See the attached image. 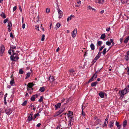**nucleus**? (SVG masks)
Segmentation results:
<instances>
[{"label": "nucleus", "instance_id": "63", "mask_svg": "<svg viewBox=\"0 0 129 129\" xmlns=\"http://www.w3.org/2000/svg\"><path fill=\"white\" fill-rule=\"evenodd\" d=\"M27 90L28 91H29H29L30 90H31V88H29V87H27Z\"/></svg>", "mask_w": 129, "mask_h": 129}, {"label": "nucleus", "instance_id": "61", "mask_svg": "<svg viewBox=\"0 0 129 129\" xmlns=\"http://www.w3.org/2000/svg\"><path fill=\"white\" fill-rule=\"evenodd\" d=\"M41 125V124L40 123H39L37 125V126L38 127H39Z\"/></svg>", "mask_w": 129, "mask_h": 129}, {"label": "nucleus", "instance_id": "16", "mask_svg": "<svg viewBox=\"0 0 129 129\" xmlns=\"http://www.w3.org/2000/svg\"><path fill=\"white\" fill-rule=\"evenodd\" d=\"M50 82H53L54 80V78L53 76H51L49 78Z\"/></svg>", "mask_w": 129, "mask_h": 129}, {"label": "nucleus", "instance_id": "15", "mask_svg": "<svg viewBox=\"0 0 129 129\" xmlns=\"http://www.w3.org/2000/svg\"><path fill=\"white\" fill-rule=\"evenodd\" d=\"M33 119V118L32 117V116H31L29 115L28 116V118L27 120L26 121H28V122L31 121Z\"/></svg>", "mask_w": 129, "mask_h": 129}, {"label": "nucleus", "instance_id": "3", "mask_svg": "<svg viewBox=\"0 0 129 129\" xmlns=\"http://www.w3.org/2000/svg\"><path fill=\"white\" fill-rule=\"evenodd\" d=\"M97 71L95 72V73L93 75L91 78L90 79L89 81L88 82V83H89L93 81L97 78V75L96 74Z\"/></svg>", "mask_w": 129, "mask_h": 129}, {"label": "nucleus", "instance_id": "25", "mask_svg": "<svg viewBox=\"0 0 129 129\" xmlns=\"http://www.w3.org/2000/svg\"><path fill=\"white\" fill-rule=\"evenodd\" d=\"M30 73L29 72L27 73L26 74V76L25 78V79H26L28 78L30 76Z\"/></svg>", "mask_w": 129, "mask_h": 129}, {"label": "nucleus", "instance_id": "44", "mask_svg": "<svg viewBox=\"0 0 129 129\" xmlns=\"http://www.w3.org/2000/svg\"><path fill=\"white\" fill-rule=\"evenodd\" d=\"M85 113L84 112L83 110V108H82V115L83 116L85 115Z\"/></svg>", "mask_w": 129, "mask_h": 129}, {"label": "nucleus", "instance_id": "5", "mask_svg": "<svg viewBox=\"0 0 129 129\" xmlns=\"http://www.w3.org/2000/svg\"><path fill=\"white\" fill-rule=\"evenodd\" d=\"M119 93H120L122 95V98L123 97L124 95L126 94L127 92L128 91H127L126 89L125 88L123 90L119 91Z\"/></svg>", "mask_w": 129, "mask_h": 129}, {"label": "nucleus", "instance_id": "50", "mask_svg": "<svg viewBox=\"0 0 129 129\" xmlns=\"http://www.w3.org/2000/svg\"><path fill=\"white\" fill-rule=\"evenodd\" d=\"M10 36L12 38H14V36H13L12 34V33H10Z\"/></svg>", "mask_w": 129, "mask_h": 129}, {"label": "nucleus", "instance_id": "57", "mask_svg": "<svg viewBox=\"0 0 129 129\" xmlns=\"http://www.w3.org/2000/svg\"><path fill=\"white\" fill-rule=\"evenodd\" d=\"M71 18L70 17H69L67 19V21L68 22L69 20H71Z\"/></svg>", "mask_w": 129, "mask_h": 129}, {"label": "nucleus", "instance_id": "33", "mask_svg": "<svg viewBox=\"0 0 129 129\" xmlns=\"http://www.w3.org/2000/svg\"><path fill=\"white\" fill-rule=\"evenodd\" d=\"M88 8L89 9H90H90H92V10H93L94 11H96V10H95V9H94V8H92L90 6H88Z\"/></svg>", "mask_w": 129, "mask_h": 129}, {"label": "nucleus", "instance_id": "48", "mask_svg": "<svg viewBox=\"0 0 129 129\" xmlns=\"http://www.w3.org/2000/svg\"><path fill=\"white\" fill-rule=\"evenodd\" d=\"M128 92H129V85L125 88Z\"/></svg>", "mask_w": 129, "mask_h": 129}, {"label": "nucleus", "instance_id": "13", "mask_svg": "<svg viewBox=\"0 0 129 129\" xmlns=\"http://www.w3.org/2000/svg\"><path fill=\"white\" fill-rule=\"evenodd\" d=\"M61 103H58L55 105V109L59 108L60 106L61 105Z\"/></svg>", "mask_w": 129, "mask_h": 129}, {"label": "nucleus", "instance_id": "52", "mask_svg": "<svg viewBox=\"0 0 129 129\" xmlns=\"http://www.w3.org/2000/svg\"><path fill=\"white\" fill-rule=\"evenodd\" d=\"M71 121H69V124H68V125L70 126H71L72 125V123H71Z\"/></svg>", "mask_w": 129, "mask_h": 129}, {"label": "nucleus", "instance_id": "4", "mask_svg": "<svg viewBox=\"0 0 129 129\" xmlns=\"http://www.w3.org/2000/svg\"><path fill=\"white\" fill-rule=\"evenodd\" d=\"M5 113L8 115H10L12 113V110L10 108H7L5 110Z\"/></svg>", "mask_w": 129, "mask_h": 129}, {"label": "nucleus", "instance_id": "54", "mask_svg": "<svg viewBox=\"0 0 129 129\" xmlns=\"http://www.w3.org/2000/svg\"><path fill=\"white\" fill-rule=\"evenodd\" d=\"M17 8L16 6H15L13 8V11L14 12V11H15L16 10Z\"/></svg>", "mask_w": 129, "mask_h": 129}, {"label": "nucleus", "instance_id": "40", "mask_svg": "<svg viewBox=\"0 0 129 129\" xmlns=\"http://www.w3.org/2000/svg\"><path fill=\"white\" fill-rule=\"evenodd\" d=\"M105 45H104L103 46H102L100 48L99 51H101L105 47Z\"/></svg>", "mask_w": 129, "mask_h": 129}, {"label": "nucleus", "instance_id": "18", "mask_svg": "<svg viewBox=\"0 0 129 129\" xmlns=\"http://www.w3.org/2000/svg\"><path fill=\"white\" fill-rule=\"evenodd\" d=\"M73 115V113L71 111H69V113L67 114V115L68 116V117H70V116H71Z\"/></svg>", "mask_w": 129, "mask_h": 129}, {"label": "nucleus", "instance_id": "46", "mask_svg": "<svg viewBox=\"0 0 129 129\" xmlns=\"http://www.w3.org/2000/svg\"><path fill=\"white\" fill-rule=\"evenodd\" d=\"M106 44L107 45L109 46L111 44V42H110L107 41L106 42Z\"/></svg>", "mask_w": 129, "mask_h": 129}, {"label": "nucleus", "instance_id": "30", "mask_svg": "<svg viewBox=\"0 0 129 129\" xmlns=\"http://www.w3.org/2000/svg\"><path fill=\"white\" fill-rule=\"evenodd\" d=\"M129 39V36L128 37L126 38L125 39V40L124 41V42L125 43H126L128 40Z\"/></svg>", "mask_w": 129, "mask_h": 129}, {"label": "nucleus", "instance_id": "55", "mask_svg": "<svg viewBox=\"0 0 129 129\" xmlns=\"http://www.w3.org/2000/svg\"><path fill=\"white\" fill-rule=\"evenodd\" d=\"M81 1L80 0H77V3L78 4H81L80 3H81Z\"/></svg>", "mask_w": 129, "mask_h": 129}, {"label": "nucleus", "instance_id": "41", "mask_svg": "<svg viewBox=\"0 0 129 129\" xmlns=\"http://www.w3.org/2000/svg\"><path fill=\"white\" fill-rule=\"evenodd\" d=\"M125 59L126 61H127L129 59V58L126 55L125 56Z\"/></svg>", "mask_w": 129, "mask_h": 129}, {"label": "nucleus", "instance_id": "27", "mask_svg": "<svg viewBox=\"0 0 129 129\" xmlns=\"http://www.w3.org/2000/svg\"><path fill=\"white\" fill-rule=\"evenodd\" d=\"M106 35L105 34H104L102 35L101 37H100V39H103L105 37Z\"/></svg>", "mask_w": 129, "mask_h": 129}, {"label": "nucleus", "instance_id": "58", "mask_svg": "<svg viewBox=\"0 0 129 129\" xmlns=\"http://www.w3.org/2000/svg\"><path fill=\"white\" fill-rule=\"evenodd\" d=\"M19 8L20 11L21 12H22V10L21 6H19Z\"/></svg>", "mask_w": 129, "mask_h": 129}, {"label": "nucleus", "instance_id": "31", "mask_svg": "<svg viewBox=\"0 0 129 129\" xmlns=\"http://www.w3.org/2000/svg\"><path fill=\"white\" fill-rule=\"evenodd\" d=\"M127 121L126 120H125L123 122V126L124 127H125L126 125L127 124Z\"/></svg>", "mask_w": 129, "mask_h": 129}, {"label": "nucleus", "instance_id": "59", "mask_svg": "<svg viewBox=\"0 0 129 129\" xmlns=\"http://www.w3.org/2000/svg\"><path fill=\"white\" fill-rule=\"evenodd\" d=\"M102 52H99L98 54L97 55H98V56H100L101 54L102 53Z\"/></svg>", "mask_w": 129, "mask_h": 129}, {"label": "nucleus", "instance_id": "19", "mask_svg": "<svg viewBox=\"0 0 129 129\" xmlns=\"http://www.w3.org/2000/svg\"><path fill=\"white\" fill-rule=\"evenodd\" d=\"M90 47L92 50H93L95 49V46L93 43H91L90 45Z\"/></svg>", "mask_w": 129, "mask_h": 129}, {"label": "nucleus", "instance_id": "37", "mask_svg": "<svg viewBox=\"0 0 129 129\" xmlns=\"http://www.w3.org/2000/svg\"><path fill=\"white\" fill-rule=\"evenodd\" d=\"M106 50H107V49H106V48H105L104 49L103 51V54L104 55L105 54V53H106Z\"/></svg>", "mask_w": 129, "mask_h": 129}, {"label": "nucleus", "instance_id": "49", "mask_svg": "<svg viewBox=\"0 0 129 129\" xmlns=\"http://www.w3.org/2000/svg\"><path fill=\"white\" fill-rule=\"evenodd\" d=\"M11 48L13 49H15L16 48V47L15 46H11L10 47Z\"/></svg>", "mask_w": 129, "mask_h": 129}, {"label": "nucleus", "instance_id": "28", "mask_svg": "<svg viewBox=\"0 0 129 129\" xmlns=\"http://www.w3.org/2000/svg\"><path fill=\"white\" fill-rule=\"evenodd\" d=\"M1 16L4 18H6V16L4 12H2V14H1Z\"/></svg>", "mask_w": 129, "mask_h": 129}, {"label": "nucleus", "instance_id": "39", "mask_svg": "<svg viewBox=\"0 0 129 129\" xmlns=\"http://www.w3.org/2000/svg\"><path fill=\"white\" fill-rule=\"evenodd\" d=\"M96 60H97L95 58L94 59L92 62V64L91 66L93 65L94 64V63L96 61Z\"/></svg>", "mask_w": 129, "mask_h": 129}, {"label": "nucleus", "instance_id": "43", "mask_svg": "<svg viewBox=\"0 0 129 129\" xmlns=\"http://www.w3.org/2000/svg\"><path fill=\"white\" fill-rule=\"evenodd\" d=\"M45 37V35H42V37L41 39V41H43L44 40V38Z\"/></svg>", "mask_w": 129, "mask_h": 129}, {"label": "nucleus", "instance_id": "6", "mask_svg": "<svg viewBox=\"0 0 129 129\" xmlns=\"http://www.w3.org/2000/svg\"><path fill=\"white\" fill-rule=\"evenodd\" d=\"M19 58V57L17 56L14 57V56L12 55L10 57V58L11 60L12 61H16Z\"/></svg>", "mask_w": 129, "mask_h": 129}, {"label": "nucleus", "instance_id": "8", "mask_svg": "<svg viewBox=\"0 0 129 129\" xmlns=\"http://www.w3.org/2000/svg\"><path fill=\"white\" fill-rule=\"evenodd\" d=\"M38 95L37 94H35L31 96L30 98V100L31 101H34L35 100V98L38 97Z\"/></svg>", "mask_w": 129, "mask_h": 129}, {"label": "nucleus", "instance_id": "10", "mask_svg": "<svg viewBox=\"0 0 129 129\" xmlns=\"http://www.w3.org/2000/svg\"><path fill=\"white\" fill-rule=\"evenodd\" d=\"M96 3L102 5L104 2V0H95Z\"/></svg>", "mask_w": 129, "mask_h": 129}, {"label": "nucleus", "instance_id": "14", "mask_svg": "<svg viewBox=\"0 0 129 129\" xmlns=\"http://www.w3.org/2000/svg\"><path fill=\"white\" fill-rule=\"evenodd\" d=\"M39 16H38L36 18H34V21L35 23H37V22H39Z\"/></svg>", "mask_w": 129, "mask_h": 129}, {"label": "nucleus", "instance_id": "42", "mask_svg": "<svg viewBox=\"0 0 129 129\" xmlns=\"http://www.w3.org/2000/svg\"><path fill=\"white\" fill-rule=\"evenodd\" d=\"M43 96H41V97L39 99V102H41L43 101Z\"/></svg>", "mask_w": 129, "mask_h": 129}, {"label": "nucleus", "instance_id": "17", "mask_svg": "<svg viewBox=\"0 0 129 129\" xmlns=\"http://www.w3.org/2000/svg\"><path fill=\"white\" fill-rule=\"evenodd\" d=\"M60 26V24L59 23H57L56 25V27H55L54 28V29L55 30H57V29Z\"/></svg>", "mask_w": 129, "mask_h": 129}, {"label": "nucleus", "instance_id": "62", "mask_svg": "<svg viewBox=\"0 0 129 129\" xmlns=\"http://www.w3.org/2000/svg\"><path fill=\"white\" fill-rule=\"evenodd\" d=\"M25 24H23L22 27L24 29L25 27Z\"/></svg>", "mask_w": 129, "mask_h": 129}, {"label": "nucleus", "instance_id": "24", "mask_svg": "<svg viewBox=\"0 0 129 129\" xmlns=\"http://www.w3.org/2000/svg\"><path fill=\"white\" fill-rule=\"evenodd\" d=\"M99 95L102 98H103L104 96V93L102 92H101L99 93Z\"/></svg>", "mask_w": 129, "mask_h": 129}, {"label": "nucleus", "instance_id": "34", "mask_svg": "<svg viewBox=\"0 0 129 129\" xmlns=\"http://www.w3.org/2000/svg\"><path fill=\"white\" fill-rule=\"evenodd\" d=\"M39 115V113H38L37 114H35L34 116V118L33 119V120H34L36 118L37 116H38Z\"/></svg>", "mask_w": 129, "mask_h": 129}, {"label": "nucleus", "instance_id": "22", "mask_svg": "<svg viewBox=\"0 0 129 129\" xmlns=\"http://www.w3.org/2000/svg\"><path fill=\"white\" fill-rule=\"evenodd\" d=\"M103 43V42L101 41H99L97 43L96 45L98 47V46H100Z\"/></svg>", "mask_w": 129, "mask_h": 129}, {"label": "nucleus", "instance_id": "11", "mask_svg": "<svg viewBox=\"0 0 129 129\" xmlns=\"http://www.w3.org/2000/svg\"><path fill=\"white\" fill-rule=\"evenodd\" d=\"M5 49V47L3 45H2L1 46L0 50L1 52V53L2 54H3L4 53Z\"/></svg>", "mask_w": 129, "mask_h": 129}, {"label": "nucleus", "instance_id": "56", "mask_svg": "<svg viewBox=\"0 0 129 129\" xmlns=\"http://www.w3.org/2000/svg\"><path fill=\"white\" fill-rule=\"evenodd\" d=\"M127 72L128 74L129 75V68L127 67Z\"/></svg>", "mask_w": 129, "mask_h": 129}, {"label": "nucleus", "instance_id": "47", "mask_svg": "<svg viewBox=\"0 0 129 129\" xmlns=\"http://www.w3.org/2000/svg\"><path fill=\"white\" fill-rule=\"evenodd\" d=\"M33 88H31V90H30L29 92V93L30 94L31 93L33 92Z\"/></svg>", "mask_w": 129, "mask_h": 129}, {"label": "nucleus", "instance_id": "12", "mask_svg": "<svg viewBox=\"0 0 129 129\" xmlns=\"http://www.w3.org/2000/svg\"><path fill=\"white\" fill-rule=\"evenodd\" d=\"M70 75H71L73 76H74L75 72L74 70H70Z\"/></svg>", "mask_w": 129, "mask_h": 129}, {"label": "nucleus", "instance_id": "20", "mask_svg": "<svg viewBox=\"0 0 129 129\" xmlns=\"http://www.w3.org/2000/svg\"><path fill=\"white\" fill-rule=\"evenodd\" d=\"M12 26V24L11 22L9 21L8 22V28H11Z\"/></svg>", "mask_w": 129, "mask_h": 129}, {"label": "nucleus", "instance_id": "64", "mask_svg": "<svg viewBox=\"0 0 129 129\" xmlns=\"http://www.w3.org/2000/svg\"><path fill=\"white\" fill-rule=\"evenodd\" d=\"M113 126V123L111 122V124H110V127H112Z\"/></svg>", "mask_w": 129, "mask_h": 129}, {"label": "nucleus", "instance_id": "29", "mask_svg": "<svg viewBox=\"0 0 129 129\" xmlns=\"http://www.w3.org/2000/svg\"><path fill=\"white\" fill-rule=\"evenodd\" d=\"M14 83V79H12L10 81V84L11 85H13V84Z\"/></svg>", "mask_w": 129, "mask_h": 129}, {"label": "nucleus", "instance_id": "60", "mask_svg": "<svg viewBox=\"0 0 129 129\" xmlns=\"http://www.w3.org/2000/svg\"><path fill=\"white\" fill-rule=\"evenodd\" d=\"M8 53L10 55H11V49H10L8 51Z\"/></svg>", "mask_w": 129, "mask_h": 129}, {"label": "nucleus", "instance_id": "23", "mask_svg": "<svg viewBox=\"0 0 129 129\" xmlns=\"http://www.w3.org/2000/svg\"><path fill=\"white\" fill-rule=\"evenodd\" d=\"M98 83L97 82L92 83L91 84V86L92 87H93L96 86Z\"/></svg>", "mask_w": 129, "mask_h": 129}, {"label": "nucleus", "instance_id": "9", "mask_svg": "<svg viewBox=\"0 0 129 129\" xmlns=\"http://www.w3.org/2000/svg\"><path fill=\"white\" fill-rule=\"evenodd\" d=\"M34 85V84L32 83H28L27 87L29 88H33L32 87Z\"/></svg>", "mask_w": 129, "mask_h": 129}, {"label": "nucleus", "instance_id": "7", "mask_svg": "<svg viewBox=\"0 0 129 129\" xmlns=\"http://www.w3.org/2000/svg\"><path fill=\"white\" fill-rule=\"evenodd\" d=\"M77 33V29H75L74 30L72 31V37L74 38L75 37Z\"/></svg>", "mask_w": 129, "mask_h": 129}, {"label": "nucleus", "instance_id": "32", "mask_svg": "<svg viewBox=\"0 0 129 129\" xmlns=\"http://www.w3.org/2000/svg\"><path fill=\"white\" fill-rule=\"evenodd\" d=\"M129 0H121V2L123 4L127 3Z\"/></svg>", "mask_w": 129, "mask_h": 129}, {"label": "nucleus", "instance_id": "1", "mask_svg": "<svg viewBox=\"0 0 129 129\" xmlns=\"http://www.w3.org/2000/svg\"><path fill=\"white\" fill-rule=\"evenodd\" d=\"M67 103L64 104L62 106L61 109L59 111L56 112L55 114V116H57L58 115H59L64 110L65 108V107L64 106Z\"/></svg>", "mask_w": 129, "mask_h": 129}, {"label": "nucleus", "instance_id": "2", "mask_svg": "<svg viewBox=\"0 0 129 129\" xmlns=\"http://www.w3.org/2000/svg\"><path fill=\"white\" fill-rule=\"evenodd\" d=\"M56 4L57 7V9L58 10V12L59 14L58 18L59 19L62 17L63 15V12L58 7V5L57 4Z\"/></svg>", "mask_w": 129, "mask_h": 129}, {"label": "nucleus", "instance_id": "51", "mask_svg": "<svg viewBox=\"0 0 129 129\" xmlns=\"http://www.w3.org/2000/svg\"><path fill=\"white\" fill-rule=\"evenodd\" d=\"M100 57V56L97 55L94 58L97 60Z\"/></svg>", "mask_w": 129, "mask_h": 129}, {"label": "nucleus", "instance_id": "53", "mask_svg": "<svg viewBox=\"0 0 129 129\" xmlns=\"http://www.w3.org/2000/svg\"><path fill=\"white\" fill-rule=\"evenodd\" d=\"M70 120L69 121H73L74 120L73 118V117H70Z\"/></svg>", "mask_w": 129, "mask_h": 129}, {"label": "nucleus", "instance_id": "36", "mask_svg": "<svg viewBox=\"0 0 129 129\" xmlns=\"http://www.w3.org/2000/svg\"><path fill=\"white\" fill-rule=\"evenodd\" d=\"M50 10L49 8H47L46 9V12L47 13H48L50 11Z\"/></svg>", "mask_w": 129, "mask_h": 129}, {"label": "nucleus", "instance_id": "35", "mask_svg": "<svg viewBox=\"0 0 129 129\" xmlns=\"http://www.w3.org/2000/svg\"><path fill=\"white\" fill-rule=\"evenodd\" d=\"M23 72L24 71L22 70L21 69H19V73L20 74H23Z\"/></svg>", "mask_w": 129, "mask_h": 129}, {"label": "nucleus", "instance_id": "45", "mask_svg": "<svg viewBox=\"0 0 129 129\" xmlns=\"http://www.w3.org/2000/svg\"><path fill=\"white\" fill-rule=\"evenodd\" d=\"M8 20L7 18L6 19H5L4 20V23L5 24L6 23V22L8 21Z\"/></svg>", "mask_w": 129, "mask_h": 129}, {"label": "nucleus", "instance_id": "26", "mask_svg": "<svg viewBox=\"0 0 129 129\" xmlns=\"http://www.w3.org/2000/svg\"><path fill=\"white\" fill-rule=\"evenodd\" d=\"M45 90V88L44 87H40L39 90L42 92H44Z\"/></svg>", "mask_w": 129, "mask_h": 129}, {"label": "nucleus", "instance_id": "21", "mask_svg": "<svg viewBox=\"0 0 129 129\" xmlns=\"http://www.w3.org/2000/svg\"><path fill=\"white\" fill-rule=\"evenodd\" d=\"M116 124L117 126L118 129H120L121 127V125H119V122L116 121Z\"/></svg>", "mask_w": 129, "mask_h": 129}, {"label": "nucleus", "instance_id": "38", "mask_svg": "<svg viewBox=\"0 0 129 129\" xmlns=\"http://www.w3.org/2000/svg\"><path fill=\"white\" fill-rule=\"evenodd\" d=\"M27 103V101H25L23 102V103L22 104V105L23 106H25L26 105Z\"/></svg>", "mask_w": 129, "mask_h": 129}]
</instances>
